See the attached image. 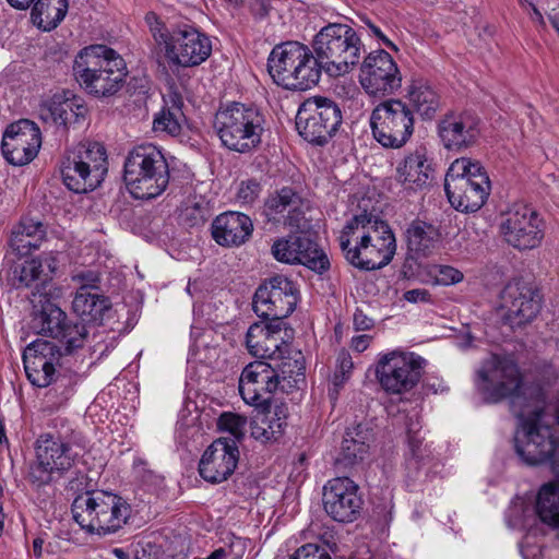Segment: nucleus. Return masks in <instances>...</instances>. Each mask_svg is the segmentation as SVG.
<instances>
[{
	"instance_id": "nucleus-31",
	"label": "nucleus",
	"mask_w": 559,
	"mask_h": 559,
	"mask_svg": "<svg viewBox=\"0 0 559 559\" xmlns=\"http://www.w3.org/2000/svg\"><path fill=\"white\" fill-rule=\"evenodd\" d=\"M369 440L370 433L361 424L347 428L340 452L335 457V465L338 468L347 469L361 463L368 454Z\"/></svg>"
},
{
	"instance_id": "nucleus-55",
	"label": "nucleus",
	"mask_w": 559,
	"mask_h": 559,
	"mask_svg": "<svg viewBox=\"0 0 559 559\" xmlns=\"http://www.w3.org/2000/svg\"><path fill=\"white\" fill-rule=\"evenodd\" d=\"M463 273L457 269L449 265H443L439 270L437 277L438 283L442 285L456 284L463 281Z\"/></svg>"
},
{
	"instance_id": "nucleus-6",
	"label": "nucleus",
	"mask_w": 559,
	"mask_h": 559,
	"mask_svg": "<svg viewBox=\"0 0 559 559\" xmlns=\"http://www.w3.org/2000/svg\"><path fill=\"white\" fill-rule=\"evenodd\" d=\"M364 44L357 32L343 23H329L312 40V52L322 71L330 76L348 73L360 60Z\"/></svg>"
},
{
	"instance_id": "nucleus-19",
	"label": "nucleus",
	"mask_w": 559,
	"mask_h": 559,
	"mask_svg": "<svg viewBox=\"0 0 559 559\" xmlns=\"http://www.w3.org/2000/svg\"><path fill=\"white\" fill-rule=\"evenodd\" d=\"M293 329L284 321H262L250 325L246 335L248 352L262 359L284 358L290 354L289 341L293 338Z\"/></svg>"
},
{
	"instance_id": "nucleus-2",
	"label": "nucleus",
	"mask_w": 559,
	"mask_h": 559,
	"mask_svg": "<svg viewBox=\"0 0 559 559\" xmlns=\"http://www.w3.org/2000/svg\"><path fill=\"white\" fill-rule=\"evenodd\" d=\"M338 240L347 262L359 270L371 271L388 265L396 250L395 237L389 225L367 214L349 219Z\"/></svg>"
},
{
	"instance_id": "nucleus-23",
	"label": "nucleus",
	"mask_w": 559,
	"mask_h": 559,
	"mask_svg": "<svg viewBox=\"0 0 559 559\" xmlns=\"http://www.w3.org/2000/svg\"><path fill=\"white\" fill-rule=\"evenodd\" d=\"M275 369L270 364L257 360L248 364L239 379V393L243 402L254 409H267L272 404L275 385Z\"/></svg>"
},
{
	"instance_id": "nucleus-37",
	"label": "nucleus",
	"mask_w": 559,
	"mask_h": 559,
	"mask_svg": "<svg viewBox=\"0 0 559 559\" xmlns=\"http://www.w3.org/2000/svg\"><path fill=\"white\" fill-rule=\"evenodd\" d=\"M408 99L414 110L423 119H432L441 106V97L426 80L413 81L408 88Z\"/></svg>"
},
{
	"instance_id": "nucleus-4",
	"label": "nucleus",
	"mask_w": 559,
	"mask_h": 559,
	"mask_svg": "<svg viewBox=\"0 0 559 559\" xmlns=\"http://www.w3.org/2000/svg\"><path fill=\"white\" fill-rule=\"evenodd\" d=\"M264 127L265 117L257 106L238 102L221 106L213 120L214 131L222 145L241 154L259 147Z\"/></svg>"
},
{
	"instance_id": "nucleus-56",
	"label": "nucleus",
	"mask_w": 559,
	"mask_h": 559,
	"mask_svg": "<svg viewBox=\"0 0 559 559\" xmlns=\"http://www.w3.org/2000/svg\"><path fill=\"white\" fill-rule=\"evenodd\" d=\"M72 280L80 284V287H87L88 290L97 289L99 282L98 275L93 271H86L75 274Z\"/></svg>"
},
{
	"instance_id": "nucleus-3",
	"label": "nucleus",
	"mask_w": 559,
	"mask_h": 559,
	"mask_svg": "<svg viewBox=\"0 0 559 559\" xmlns=\"http://www.w3.org/2000/svg\"><path fill=\"white\" fill-rule=\"evenodd\" d=\"M73 73L87 93L109 97L121 90L128 72L124 60L114 49L93 45L75 57Z\"/></svg>"
},
{
	"instance_id": "nucleus-29",
	"label": "nucleus",
	"mask_w": 559,
	"mask_h": 559,
	"mask_svg": "<svg viewBox=\"0 0 559 559\" xmlns=\"http://www.w3.org/2000/svg\"><path fill=\"white\" fill-rule=\"evenodd\" d=\"M432 166L425 147L406 155L396 166L395 179L405 190H423L432 178Z\"/></svg>"
},
{
	"instance_id": "nucleus-1",
	"label": "nucleus",
	"mask_w": 559,
	"mask_h": 559,
	"mask_svg": "<svg viewBox=\"0 0 559 559\" xmlns=\"http://www.w3.org/2000/svg\"><path fill=\"white\" fill-rule=\"evenodd\" d=\"M476 374V386L486 402L509 399L510 409L519 419L514 435L516 454L527 465L549 464L559 479V401L555 407L557 428L539 406L540 393L530 392L512 358L491 355Z\"/></svg>"
},
{
	"instance_id": "nucleus-27",
	"label": "nucleus",
	"mask_w": 559,
	"mask_h": 559,
	"mask_svg": "<svg viewBox=\"0 0 559 559\" xmlns=\"http://www.w3.org/2000/svg\"><path fill=\"white\" fill-rule=\"evenodd\" d=\"M88 112L84 99L71 91H61L43 99L38 116L43 122L69 128L81 123Z\"/></svg>"
},
{
	"instance_id": "nucleus-11",
	"label": "nucleus",
	"mask_w": 559,
	"mask_h": 559,
	"mask_svg": "<svg viewBox=\"0 0 559 559\" xmlns=\"http://www.w3.org/2000/svg\"><path fill=\"white\" fill-rule=\"evenodd\" d=\"M108 171L105 147L98 142H80L68 148L60 160L64 186L75 193L95 190Z\"/></svg>"
},
{
	"instance_id": "nucleus-45",
	"label": "nucleus",
	"mask_w": 559,
	"mask_h": 559,
	"mask_svg": "<svg viewBox=\"0 0 559 559\" xmlns=\"http://www.w3.org/2000/svg\"><path fill=\"white\" fill-rule=\"evenodd\" d=\"M87 335L88 331L83 322L68 320L62 328L61 335L56 340L62 344L63 353L70 355L75 349L83 347Z\"/></svg>"
},
{
	"instance_id": "nucleus-52",
	"label": "nucleus",
	"mask_w": 559,
	"mask_h": 559,
	"mask_svg": "<svg viewBox=\"0 0 559 559\" xmlns=\"http://www.w3.org/2000/svg\"><path fill=\"white\" fill-rule=\"evenodd\" d=\"M289 559H332L325 547L318 544H306L299 547Z\"/></svg>"
},
{
	"instance_id": "nucleus-49",
	"label": "nucleus",
	"mask_w": 559,
	"mask_h": 559,
	"mask_svg": "<svg viewBox=\"0 0 559 559\" xmlns=\"http://www.w3.org/2000/svg\"><path fill=\"white\" fill-rule=\"evenodd\" d=\"M44 263L40 259H31L25 261L21 267L19 282L21 285L29 287L33 283L40 285L44 278Z\"/></svg>"
},
{
	"instance_id": "nucleus-64",
	"label": "nucleus",
	"mask_w": 559,
	"mask_h": 559,
	"mask_svg": "<svg viewBox=\"0 0 559 559\" xmlns=\"http://www.w3.org/2000/svg\"><path fill=\"white\" fill-rule=\"evenodd\" d=\"M41 546H43V540L40 538H35L33 540V549H34V554L39 557L41 555Z\"/></svg>"
},
{
	"instance_id": "nucleus-42",
	"label": "nucleus",
	"mask_w": 559,
	"mask_h": 559,
	"mask_svg": "<svg viewBox=\"0 0 559 559\" xmlns=\"http://www.w3.org/2000/svg\"><path fill=\"white\" fill-rule=\"evenodd\" d=\"M536 511L542 522L559 527V486L546 484L540 488Z\"/></svg>"
},
{
	"instance_id": "nucleus-33",
	"label": "nucleus",
	"mask_w": 559,
	"mask_h": 559,
	"mask_svg": "<svg viewBox=\"0 0 559 559\" xmlns=\"http://www.w3.org/2000/svg\"><path fill=\"white\" fill-rule=\"evenodd\" d=\"M56 298L50 296L32 298L34 307H40L33 319L34 328L37 329L38 334L52 338L61 335L62 328L69 320L67 313L53 301Z\"/></svg>"
},
{
	"instance_id": "nucleus-62",
	"label": "nucleus",
	"mask_w": 559,
	"mask_h": 559,
	"mask_svg": "<svg viewBox=\"0 0 559 559\" xmlns=\"http://www.w3.org/2000/svg\"><path fill=\"white\" fill-rule=\"evenodd\" d=\"M227 551L224 548H217L211 555L206 558H194V559H226L227 558Z\"/></svg>"
},
{
	"instance_id": "nucleus-35",
	"label": "nucleus",
	"mask_w": 559,
	"mask_h": 559,
	"mask_svg": "<svg viewBox=\"0 0 559 559\" xmlns=\"http://www.w3.org/2000/svg\"><path fill=\"white\" fill-rule=\"evenodd\" d=\"M72 309L82 322H98L110 309V301L104 295L88 290L87 287H79L72 301Z\"/></svg>"
},
{
	"instance_id": "nucleus-36",
	"label": "nucleus",
	"mask_w": 559,
	"mask_h": 559,
	"mask_svg": "<svg viewBox=\"0 0 559 559\" xmlns=\"http://www.w3.org/2000/svg\"><path fill=\"white\" fill-rule=\"evenodd\" d=\"M282 361L275 369V385L277 390L289 393L293 390L300 389L306 382L305 359L300 352H296L293 357L284 355L280 358Z\"/></svg>"
},
{
	"instance_id": "nucleus-50",
	"label": "nucleus",
	"mask_w": 559,
	"mask_h": 559,
	"mask_svg": "<svg viewBox=\"0 0 559 559\" xmlns=\"http://www.w3.org/2000/svg\"><path fill=\"white\" fill-rule=\"evenodd\" d=\"M79 378L80 376L78 372L62 373L61 370H56L52 381V390L56 393H59L62 400H68L72 394L74 386L78 384Z\"/></svg>"
},
{
	"instance_id": "nucleus-43",
	"label": "nucleus",
	"mask_w": 559,
	"mask_h": 559,
	"mask_svg": "<svg viewBox=\"0 0 559 559\" xmlns=\"http://www.w3.org/2000/svg\"><path fill=\"white\" fill-rule=\"evenodd\" d=\"M297 237H304L309 242V246L296 248L298 255V260H296L297 263L319 274L328 271L330 269L329 258L324 251L319 248L318 243L313 241L309 235H297Z\"/></svg>"
},
{
	"instance_id": "nucleus-7",
	"label": "nucleus",
	"mask_w": 559,
	"mask_h": 559,
	"mask_svg": "<svg viewBox=\"0 0 559 559\" xmlns=\"http://www.w3.org/2000/svg\"><path fill=\"white\" fill-rule=\"evenodd\" d=\"M145 22L154 40L163 48L169 66L192 68L211 56L210 38L194 27L185 25L170 32L154 12L146 13Z\"/></svg>"
},
{
	"instance_id": "nucleus-8",
	"label": "nucleus",
	"mask_w": 559,
	"mask_h": 559,
	"mask_svg": "<svg viewBox=\"0 0 559 559\" xmlns=\"http://www.w3.org/2000/svg\"><path fill=\"white\" fill-rule=\"evenodd\" d=\"M78 443V432L69 428L64 432H45L34 443L35 460L31 463L27 479L38 488L51 484L70 471L78 457L73 445Z\"/></svg>"
},
{
	"instance_id": "nucleus-24",
	"label": "nucleus",
	"mask_w": 559,
	"mask_h": 559,
	"mask_svg": "<svg viewBox=\"0 0 559 559\" xmlns=\"http://www.w3.org/2000/svg\"><path fill=\"white\" fill-rule=\"evenodd\" d=\"M480 118L471 110L447 114L438 123V135L449 151L461 152L476 145L480 138Z\"/></svg>"
},
{
	"instance_id": "nucleus-14",
	"label": "nucleus",
	"mask_w": 559,
	"mask_h": 559,
	"mask_svg": "<svg viewBox=\"0 0 559 559\" xmlns=\"http://www.w3.org/2000/svg\"><path fill=\"white\" fill-rule=\"evenodd\" d=\"M342 123L338 105L326 97L314 96L306 99L296 115V128L309 143L324 145Z\"/></svg>"
},
{
	"instance_id": "nucleus-57",
	"label": "nucleus",
	"mask_w": 559,
	"mask_h": 559,
	"mask_svg": "<svg viewBox=\"0 0 559 559\" xmlns=\"http://www.w3.org/2000/svg\"><path fill=\"white\" fill-rule=\"evenodd\" d=\"M353 324L356 331H367L374 325V320L365 313L362 309L357 308L354 313Z\"/></svg>"
},
{
	"instance_id": "nucleus-44",
	"label": "nucleus",
	"mask_w": 559,
	"mask_h": 559,
	"mask_svg": "<svg viewBox=\"0 0 559 559\" xmlns=\"http://www.w3.org/2000/svg\"><path fill=\"white\" fill-rule=\"evenodd\" d=\"M44 263V278L40 285H35L32 296L35 298L39 297H59L61 294V289L56 286L52 282V276L56 274L58 269V253H47L39 258Z\"/></svg>"
},
{
	"instance_id": "nucleus-59",
	"label": "nucleus",
	"mask_w": 559,
	"mask_h": 559,
	"mask_svg": "<svg viewBox=\"0 0 559 559\" xmlns=\"http://www.w3.org/2000/svg\"><path fill=\"white\" fill-rule=\"evenodd\" d=\"M365 24L368 28V32L371 36L379 39L383 45L393 50H397V47L383 34L381 28L373 24L370 20H365Z\"/></svg>"
},
{
	"instance_id": "nucleus-47",
	"label": "nucleus",
	"mask_w": 559,
	"mask_h": 559,
	"mask_svg": "<svg viewBox=\"0 0 559 559\" xmlns=\"http://www.w3.org/2000/svg\"><path fill=\"white\" fill-rule=\"evenodd\" d=\"M247 418L236 413L224 412L217 419V427L221 431L230 433L237 443L245 436Z\"/></svg>"
},
{
	"instance_id": "nucleus-25",
	"label": "nucleus",
	"mask_w": 559,
	"mask_h": 559,
	"mask_svg": "<svg viewBox=\"0 0 559 559\" xmlns=\"http://www.w3.org/2000/svg\"><path fill=\"white\" fill-rule=\"evenodd\" d=\"M62 356L61 348L46 340L32 342L23 352V362L27 379L37 388L52 384L56 365Z\"/></svg>"
},
{
	"instance_id": "nucleus-40",
	"label": "nucleus",
	"mask_w": 559,
	"mask_h": 559,
	"mask_svg": "<svg viewBox=\"0 0 559 559\" xmlns=\"http://www.w3.org/2000/svg\"><path fill=\"white\" fill-rule=\"evenodd\" d=\"M182 98L177 93H171L165 99V106L155 117L153 127L155 131H164L170 135H178L181 132V122L185 118L182 112Z\"/></svg>"
},
{
	"instance_id": "nucleus-30",
	"label": "nucleus",
	"mask_w": 559,
	"mask_h": 559,
	"mask_svg": "<svg viewBox=\"0 0 559 559\" xmlns=\"http://www.w3.org/2000/svg\"><path fill=\"white\" fill-rule=\"evenodd\" d=\"M250 429L251 436L262 443L277 441L284 433L287 426L288 406L285 403H278L267 407V409H255Z\"/></svg>"
},
{
	"instance_id": "nucleus-32",
	"label": "nucleus",
	"mask_w": 559,
	"mask_h": 559,
	"mask_svg": "<svg viewBox=\"0 0 559 559\" xmlns=\"http://www.w3.org/2000/svg\"><path fill=\"white\" fill-rule=\"evenodd\" d=\"M46 235V226L40 221L22 217L11 230L9 246L19 257H24L39 249Z\"/></svg>"
},
{
	"instance_id": "nucleus-51",
	"label": "nucleus",
	"mask_w": 559,
	"mask_h": 559,
	"mask_svg": "<svg viewBox=\"0 0 559 559\" xmlns=\"http://www.w3.org/2000/svg\"><path fill=\"white\" fill-rule=\"evenodd\" d=\"M354 367L350 354L343 349L338 353L336 359V372L333 378L334 386H340L346 380Z\"/></svg>"
},
{
	"instance_id": "nucleus-20",
	"label": "nucleus",
	"mask_w": 559,
	"mask_h": 559,
	"mask_svg": "<svg viewBox=\"0 0 559 559\" xmlns=\"http://www.w3.org/2000/svg\"><path fill=\"white\" fill-rule=\"evenodd\" d=\"M359 487L349 477H335L323 487V509L334 521L352 523L358 519L362 509Z\"/></svg>"
},
{
	"instance_id": "nucleus-53",
	"label": "nucleus",
	"mask_w": 559,
	"mask_h": 559,
	"mask_svg": "<svg viewBox=\"0 0 559 559\" xmlns=\"http://www.w3.org/2000/svg\"><path fill=\"white\" fill-rule=\"evenodd\" d=\"M260 192V182H258L255 179H249L241 182L237 197L241 203L251 204L258 199Z\"/></svg>"
},
{
	"instance_id": "nucleus-46",
	"label": "nucleus",
	"mask_w": 559,
	"mask_h": 559,
	"mask_svg": "<svg viewBox=\"0 0 559 559\" xmlns=\"http://www.w3.org/2000/svg\"><path fill=\"white\" fill-rule=\"evenodd\" d=\"M309 246V242L304 237L297 235H289L288 237L276 240L272 246L273 257L283 263L296 264L298 260L296 248Z\"/></svg>"
},
{
	"instance_id": "nucleus-61",
	"label": "nucleus",
	"mask_w": 559,
	"mask_h": 559,
	"mask_svg": "<svg viewBox=\"0 0 559 559\" xmlns=\"http://www.w3.org/2000/svg\"><path fill=\"white\" fill-rule=\"evenodd\" d=\"M9 2V4L17 10H25L27 8H29V5L35 1V0H7Z\"/></svg>"
},
{
	"instance_id": "nucleus-22",
	"label": "nucleus",
	"mask_w": 559,
	"mask_h": 559,
	"mask_svg": "<svg viewBox=\"0 0 559 559\" xmlns=\"http://www.w3.org/2000/svg\"><path fill=\"white\" fill-rule=\"evenodd\" d=\"M41 145V134L37 124L22 119L11 123L4 131L1 142L3 157L14 166L32 162Z\"/></svg>"
},
{
	"instance_id": "nucleus-54",
	"label": "nucleus",
	"mask_w": 559,
	"mask_h": 559,
	"mask_svg": "<svg viewBox=\"0 0 559 559\" xmlns=\"http://www.w3.org/2000/svg\"><path fill=\"white\" fill-rule=\"evenodd\" d=\"M301 205L292 207L286 215L282 217L283 224L285 226L304 229L307 227V221L305 218V214L300 209Z\"/></svg>"
},
{
	"instance_id": "nucleus-60",
	"label": "nucleus",
	"mask_w": 559,
	"mask_h": 559,
	"mask_svg": "<svg viewBox=\"0 0 559 559\" xmlns=\"http://www.w3.org/2000/svg\"><path fill=\"white\" fill-rule=\"evenodd\" d=\"M371 342V336L367 334L357 335L352 338V347L358 353L366 350Z\"/></svg>"
},
{
	"instance_id": "nucleus-58",
	"label": "nucleus",
	"mask_w": 559,
	"mask_h": 559,
	"mask_svg": "<svg viewBox=\"0 0 559 559\" xmlns=\"http://www.w3.org/2000/svg\"><path fill=\"white\" fill-rule=\"evenodd\" d=\"M404 299L408 302L416 304V302H430L431 301V295L427 289L423 288H415L406 290L403 295Z\"/></svg>"
},
{
	"instance_id": "nucleus-26",
	"label": "nucleus",
	"mask_w": 559,
	"mask_h": 559,
	"mask_svg": "<svg viewBox=\"0 0 559 559\" xmlns=\"http://www.w3.org/2000/svg\"><path fill=\"white\" fill-rule=\"evenodd\" d=\"M238 460L239 450L235 440L218 438L204 451L199 463V474L211 484H219L233 475Z\"/></svg>"
},
{
	"instance_id": "nucleus-63",
	"label": "nucleus",
	"mask_w": 559,
	"mask_h": 559,
	"mask_svg": "<svg viewBox=\"0 0 559 559\" xmlns=\"http://www.w3.org/2000/svg\"><path fill=\"white\" fill-rule=\"evenodd\" d=\"M530 5L532 8V19L540 24L544 23V17H543V14L540 13V11L536 8V5L532 2H530Z\"/></svg>"
},
{
	"instance_id": "nucleus-41",
	"label": "nucleus",
	"mask_w": 559,
	"mask_h": 559,
	"mask_svg": "<svg viewBox=\"0 0 559 559\" xmlns=\"http://www.w3.org/2000/svg\"><path fill=\"white\" fill-rule=\"evenodd\" d=\"M421 424L418 417H409L406 423V435L408 445L407 464L409 467L418 469L431 455L427 444H424V437L420 433Z\"/></svg>"
},
{
	"instance_id": "nucleus-15",
	"label": "nucleus",
	"mask_w": 559,
	"mask_h": 559,
	"mask_svg": "<svg viewBox=\"0 0 559 559\" xmlns=\"http://www.w3.org/2000/svg\"><path fill=\"white\" fill-rule=\"evenodd\" d=\"M500 234L506 242L521 251L540 246L545 236V222L531 205L515 203L501 216Z\"/></svg>"
},
{
	"instance_id": "nucleus-34",
	"label": "nucleus",
	"mask_w": 559,
	"mask_h": 559,
	"mask_svg": "<svg viewBox=\"0 0 559 559\" xmlns=\"http://www.w3.org/2000/svg\"><path fill=\"white\" fill-rule=\"evenodd\" d=\"M407 247L417 257H428L441 239L439 229L427 222L414 219L405 231Z\"/></svg>"
},
{
	"instance_id": "nucleus-10",
	"label": "nucleus",
	"mask_w": 559,
	"mask_h": 559,
	"mask_svg": "<svg viewBox=\"0 0 559 559\" xmlns=\"http://www.w3.org/2000/svg\"><path fill=\"white\" fill-rule=\"evenodd\" d=\"M73 520L90 534L105 536L119 531L130 518V506L107 491H87L71 506Z\"/></svg>"
},
{
	"instance_id": "nucleus-21",
	"label": "nucleus",
	"mask_w": 559,
	"mask_h": 559,
	"mask_svg": "<svg viewBox=\"0 0 559 559\" xmlns=\"http://www.w3.org/2000/svg\"><path fill=\"white\" fill-rule=\"evenodd\" d=\"M503 321L511 328H520L532 322L540 310L538 292L522 280L510 281L501 292Z\"/></svg>"
},
{
	"instance_id": "nucleus-38",
	"label": "nucleus",
	"mask_w": 559,
	"mask_h": 559,
	"mask_svg": "<svg viewBox=\"0 0 559 559\" xmlns=\"http://www.w3.org/2000/svg\"><path fill=\"white\" fill-rule=\"evenodd\" d=\"M68 7L67 0H37L32 9V21L38 28L50 32L62 22Z\"/></svg>"
},
{
	"instance_id": "nucleus-9",
	"label": "nucleus",
	"mask_w": 559,
	"mask_h": 559,
	"mask_svg": "<svg viewBox=\"0 0 559 559\" xmlns=\"http://www.w3.org/2000/svg\"><path fill=\"white\" fill-rule=\"evenodd\" d=\"M123 179L134 199L160 195L169 183V168L164 154L153 144H142L129 152Z\"/></svg>"
},
{
	"instance_id": "nucleus-48",
	"label": "nucleus",
	"mask_w": 559,
	"mask_h": 559,
	"mask_svg": "<svg viewBox=\"0 0 559 559\" xmlns=\"http://www.w3.org/2000/svg\"><path fill=\"white\" fill-rule=\"evenodd\" d=\"M209 216V207L204 202H189L180 212V222L186 227L204 225Z\"/></svg>"
},
{
	"instance_id": "nucleus-16",
	"label": "nucleus",
	"mask_w": 559,
	"mask_h": 559,
	"mask_svg": "<svg viewBox=\"0 0 559 559\" xmlns=\"http://www.w3.org/2000/svg\"><path fill=\"white\" fill-rule=\"evenodd\" d=\"M424 359L414 353L391 352L382 355L376 366L381 388L390 394H402L414 389L423 371Z\"/></svg>"
},
{
	"instance_id": "nucleus-12",
	"label": "nucleus",
	"mask_w": 559,
	"mask_h": 559,
	"mask_svg": "<svg viewBox=\"0 0 559 559\" xmlns=\"http://www.w3.org/2000/svg\"><path fill=\"white\" fill-rule=\"evenodd\" d=\"M490 180L479 162L456 158L444 178V191L451 205L465 213L478 211L490 194Z\"/></svg>"
},
{
	"instance_id": "nucleus-39",
	"label": "nucleus",
	"mask_w": 559,
	"mask_h": 559,
	"mask_svg": "<svg viewBox=\"0 0 559 559\" xmlns=\"http://www.w3.org/2000/svg\"><path fill=\"white\" fill-rule=\"evenodd\" d=\"M302 204V199L292 187H283L271 193L263 206V214L269 222L281 223L285 212Z\"/></svg>"
},
{
	"instance_id": "nucleus-13",
	"label": "nucleus",
	"mask_w": 559,
	"mask_h": 559,
	"mask_svg": "<svg viewBox=\"0 0 559 559\" xmlns=\"http://www.w3.org/2000/svg\"><path fill=\"white\" fill-rule=\"evenodd\" d=\"M414 124L413 110L397 98L381 102L370 117L373 138L386 148L404 146L414 132Z\"/></svg>"
},
{
	"instance_id": "nucleus-5",
	"label": "nucleus",
	"mask_w": 559,
	"mask_h": 559,
	"mask_svg": "<svg viewBox=\"0 0 559 559\" xmlns=\"http://www.w3.org/2000/svg\"><path fill=\"white\" fill-rule=\"evenodd\" d=\"M267 72L285 90L307 91L319 83L322 70L311 48L299 41H286L270 52Z\"/></svg>"
},
{
	"instance_id": "nucleus-18",
	"label": "nucleus",
	"mask_w": 559,
	"mask_h": 559,
	"mask_svg": "<svg viewBox=\"0 0 559 559\" xmlns=\"http://www.w3.org/2000/svg\"><path fill=\"white\" fill-rule=\"evenodd\" d=\"M359 83L374 97L393 94L401 87L402 76L392 56L383 49L371 51L362 61Z\"/></svg>"
},
{
	"instance_id": "nucleus-17",
	"label": "nucleus",
	"mask_w": 559,
	"mask_h": 559,
	"mask_svg": "<svg viewBox=\"0 0 559 559\" xmlns=\"http://www.w3.org/2000/svg\"><path fill=\"white\" fill-rule=\"evenodd\" d=\"M296 305L295 285L284 276H274L259 286L252 301L257 316L267 321H284Z\"/></svg>"
},
{
	"instance_id": "nucleus-28",
	"label": "nucleus",
	"mask_w": 559,
	"mask_h": 559,
	"mask_svg": "<svg viewBox=\"0 0 559 559\" xmlns=\"http://www.w3.org/2000/svg\"><path fill=\"white\" fill-rule=\"evenodd\" d=\"M252 233V219L240 212H224L216 216L211 225V234L215 242L227 248L246 243Z\"/></svg>"
}]
</instances>
